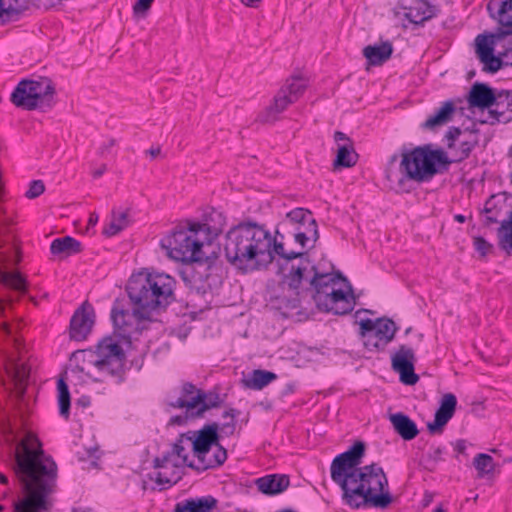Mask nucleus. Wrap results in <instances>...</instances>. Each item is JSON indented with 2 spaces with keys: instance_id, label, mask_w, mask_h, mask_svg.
Instances as JSON below:
<instances>
[{
  "instance_id": "obj_1",
  "label": "nucleus",
  "mask_w": 512,
  "mask_h": 512,
  "mask_svg": "<svg viewBox=\"0 0 512 512\" xmlns=\"http://www.w3.org/2000/svg\"><path fill=\"white\" fill-rule=\"evenodd\" d=\"M156 278L147 269L132 274L126 285L131 309L124 299L113 302L110 313L113 334L98 343L91 360L101 374L121 380L126 360L123 345L130 346L134 337L157 322L160 286Z\"/></svg>"
},
{
  "instance_id": "obj_2",
  "label": "nucleus",
  "mask_w": 512,
  "mask_h": 512,
  "mask_svg": "<svg viewBox=\"0 0 512 512\" xmlns=\"http://www.w3.org/2000/svg\"><path fill=\"white\" fill-rule=\"evenodd\" d=\"M223 224L211 225L207 220L186 219L166 235L162 248L167 256L187 265L180 274L184 282L198 290L213 289L220 282L215 252L208 249L222 233Z\"/></svg>"
},
{
  "instance_id": "obj_3",
  "label": "nucleus",
  "mask_w": 512,
  "mask_h": 512,
  "mask_svg": "<svg viewBox=\"0 0 512 512\" xmlns=\"http://www.w3.org/2000/svg\"><path fill=\"white\" fill-rule=\"evenodd\" d=\"M364 453L365 444L357 441L337 455L330 466L331 479L341 488L342 501L350 508H386L392 502L387 476L376 463L360 466Z\"/></svg>"
},
{
  "instance_id": "obj_4",
  "label": "nucleus",
  "mask_w": 512,
  "mask_h": 512,
  "mask_svg": "<svg viewBox=\"0 0 512 512\" xmlns=\"http://www.w3.org/2000/svg\"><path fill=\"white\" fill-rule=\"evenodd\" d=\"M15 474L26 497L15 505L14 512H41L48 510V496L53 492L57 467L45 455L36 436L28 434L15 453Z\"/></svg>"
},
{
  "instance_id": "obj_5",
  "label": "nucleus",
  "mask_w": 512,
  "mask_h": 512,
  "mask_svg": "<svg viewBox=\"0 0 512 512\" xmlns=\"http://www.w3.org/2000/svg\"><path fill=\"white\" fill-rule=\"evenodd\" d=\"M270 233L253 222L231 228L224 242L227 260L239 269H260L271 263Z\"/></svg>"
},
{
  "instance_id": "obj_6",
  "label": "nucleus",
  "mask_w": 512,
  "mask_h": 512,
  "mask_svg": "<svg viewBox=\"0 0 512 512\" xmlns=\"http://www.w3.org/2000/svg\"><path fill=\"white\" fill-rule=\"evenodd\" d=\"M308 285L310 297L319 310L346 315L354 309L352 286L340 272L320 273L315 268Z\"/></svg>"
},
{
  "instance_id": "obj_7",
  "label": "nucleus",
  "mask_w": 512,
  "mask_h": 512,
  "mask_svg": "<svg viewBox=\"0 0 512 512\" xmlns=\"http://www.w3.org/2000/svg\"><path fill=\"white\" fill-rule=\"evenodd\" d=\"M451 163V159L444 150L435 149L431 144L417 146L402 153L399 164L402 177L398 182L399 184L404 180L417 183L429 182L436 174L447 170Z\"/></svg>"
},
{
  "instance_id": "obj_8",
  "label": "nucleus",
  "mask_w": 512,
  "mask_h": 512,
  "mask_svg": "<svg viewBox=\"0 0 512 512\" xmlns=\"http://www.w3.org/2000/svg\"><path fill=\"white\" fill-rule=\"evenodd\" d=\"M288 273L284 274L280 287L290 297L288 300L290 308H297L301 301L310 296L309 279L315 271V266L308 258H301L297 263H291Z\"/></svg>"
},
{
  "instance_id": "obj_9",
  "label": "nucleus",
  "mask_w": 512,
  "mask_h": 512,
  "mask_svg": "<svg viewBox=\"0 0 512 512\" xmlns=\"http://www.w3.org/2000/svg\"><path fill=\"white\" fill-rule=\"evenodd\" d=\"M283 233L291 235L302 248H305L309 241L315 243L319 238L316 220L312 213L304 208H296L286 214L276 229V234L280 238L284 237Z\"/></svg>"
},
{
  "instance_id": "obj_10",
  "label": "nucleus",
  "mask_w": 512,
  "mask_h": 512,
  "mask_svg": "<svg viewBox=\"0 0 512 512\" xmlns=\"http://www.w3.org/2000/svg\"><path fill=\"white\" fill-rule=\"evenodd\" d=\"M55 93L51 80H22L11 94V102L27 110H34L43 105L51 106L50 100Z\"/></svg>"
},
{
  "instance_id": "obj_11",
  "label": "nucleus",
  "mask_w": 512,
  "mask_h": 512,
  "mask_svg": "<svg viewBox=\"0 0 512 512\" xmlns=\"http://www.w3.org/2000/svg\"><path fill=\"white\" fill-rule=\"evenodd\" d=\"M307 80L300 76H292L274 96L273 102L261 114L262 122H274L290 104L296 102L307 87Z\"/></svg>"
},
{
  "instance_id": "obj_12",
  "label": "nucleus",
  "mask_w": 512,
  "mask_h": 512,
  "mask_svg": "<svg viewBox=\"0 0 512 512\" xmlns=\"http://www.w3.org/2000/svg\"><path fill=\"white\" fill-rule=\"evenodd\" d=\"M363 343L368 351H383L397 331L395 323L390 319L381 318L376 321L362 320L360 323Z\"/></svg>"
},
{
  "instance_id": "obj_13",
  "label": "nucleus",
  "mask_w": 512,
  "mask_h": 512,
  "mask_svg": "<svg viewBox=\"0 0 512 512\" xmlns=\"http://www.w3.org/2000/svg\"><path fill=\"white\" fill-rule=\"evenodd\" d=\"M222 399L217 392L199 391L191 399L178 398L169 403L173 408H185L192 417H202L203 414L212 409L221 406Z\"/></svg>"
},
{
  "instance_id": "obj_14",
  "label": "nucleus",
  "mask_w": 512,
  "mask_h": 512,
  "mask_svg": "<svg viewBox=\"0 0 512 512\" xmlns=\"http://www.w3.org/2000/svg\"><path fill=\"white\" fill-rule=\"evenodd\" d=\"M187 434L191 440L193 459L198 457L203 459L208 450L218 444L219 424L216 422L206 424L199 430L188 431Z\"/></svg>"
},
{
  "instance_id": "obj_15",
  "label": "nucleus",
  "mask_w": 512,
  "mask_h": 512,
  "mask_svg": "<svg viewBox=\"0 0 512 512\" xmlns=\"http://www.w3.org/2000/svg\"><path fill=\"white\" fill-rule=\"evenodd\" d=\"M403 16L416 26L437 16L439 9L427 0H403L400 4Z\"/></svg>"
},
{
  "instance_id": "obj_16",
  "label": "nucleus",
  "mask_w": 512,
  "mask_h": 512,
  "mask_svg": "<svg viewBox=\"0 0 512 512\" xmlns=\"http://www.w3.org/2000/svg\"><path fill=\"white\" fill-rule=\"evenodd\" d=\"M95 322L92 305L84 302L73 314L70 320V338L76 341L86 339Z\"/></svg>"
},
{
  "instance_id": "obj_17",
  "label": "nucleus",
  "mask_w": 512,
  "mask_h": 512,
  "mask_svg": "<svg viewBox=\"0 0 512 512\" xmlns=\"http://www.w3.org/2000/svg\"><path fill=\"white\" fill-rule=\"evenodd\" d=\"M414 352L411 348L402 345L392 356V367L399 373L400 381L406 385H414L419 377L414 372Z\"/></svg>"
},
{
  "instance_id": "obj_18",
  "label": "nucleus",
  "mask_w": 512,
  "mask_h": 512,
  "mask_svg": "<svg viewBox=\"0 0 512 512\" xmlns=\"http://www.w3.org/2000/svg\"><path fill=\"white\" fill-rule=\"evenodd\" d=\"M488 114L489 116L484 122L491 125L512 121V92L502 90L495 94V101Z\"/></svg>"
},
{
  "instance_id": "obj_19",
  "label": "nucleus",
  "mask_w": 512,
  "mask_h": 512,
  "mask_svg": "<svg viewBox=\"0 0 512 512\" xmlns=\"http://www.w3.org/2000/svg\"><path fill=\"white\" fill-rule=\"evenodd\" d=\"M457 406V398L452 393L443 395L440 406L435 413L433 422L427 424V429L431 434H440L443 432L444 426L453 417Z\"/></svg>"
},
{
  "instance_id": "obj_20",
  "label": "nucleus",
  "mask_w": 512,
  "mask_h": 512,
  "mask_svg": "<svg viewBox=\"0 0 512 512\" xmlns=\"http://www.w3.org/2000/svg\"><path fill=\"white\" fill-rule=\"evenodd\" d=\"M190 451H192L191 440L187 433H183L173 444L171 454L162 457V469L167 468L172 457L174 458L172 465H186L189 467V463L193 461V459H190Z\"/></svg>"
},
{
  "instance_id": "obj_21",
  "label": "nucleus",
  "mask_w": 512,
  "mask_h": 512,
  "mask_svg": "<svg viewBox=\"0 0 512 512\" xmlns=\"http://www.w3.org/2000/svg\"><path fill=\"white\" fill-rule=\"evenodd\" d=\"M487 9L492 17L497 15L499 24L505 27L501 34H512V0H491L487 5Z\"/></svg>"
},
{
  "instance_id": "obj_22",
  "label": "nucleus",
  "mask_w": 512,
  "mask_h": 512,
  "mask_svg": "<svg viewBox=\"0 0 512 512\" xmlns=\"http://www.w3.org/2000/svg\"><path fill=\"white\" fill-rule=\"evenodd\" d=\"M257 489L266 495H277L290 485V479L285 474H270L255 480Z\"/></svg>"
},
{
  "instance_id": "obj_23",
  "label": "nucleus",
  "mask_w": 512,
  "mask_h": 512,
  "mask_svg": "<svg viewBox=\"0 0 512 512\" xmlns=\"http://www.w3.org/2000/svg\"><path fill=\"white\" fill-rule=\"evenodd\" d=\"M227 459V451L221 445L217 444L211 450H208L205 458L198 457L189 463V467L198 471H205L221 466Z\"/></svg>"
},
{
  "instance_id": "obj_24",
  "label": "nucleus",
  "mask_w": 512,
  "mask_h": 512,
  "mask_svg": "<svg viewBox=\"0 0 512 512\" xmlns=\"http://www.w3.org/2000/svg\"><path fill=\"white\" fill-rule=\"evenodd\" d=\"M455 113V105L452 101H445L435 111L434 114L430 115L426 121L421 124L423 130L435 131L438 128L449 123Z\"/></svg>"
},
{
  "instance_id": "obj_25",
  "label": "nucleus",
  "mask_w": 512,
  "mask_h": 512,
  "mask_svg": "<svg viewBox=\"0 0 512 512\" xmlns=\"http://www.w3.org/2000/svg\"><path fill=\"white\" fill-rule=\"evenodd\" d=\"M495 101V93L493 89L483 83H475L468 96L470 107L488 108L490 109Z\"/></svg>"
},
{
  "instance_id": "obj_26",
  "label": "nucleus",
  "mask_w": 512,
  "mask_h": 512,
  "mask_svg": "<svg viewBox=\"0 0 512 512\" xmlns=\"http://www.w3.org/2000/svg\"><path fill=\"white\" fill-rule=\"evenodd\" d=\"M389 419L394 430L402 437V439L409 441L419 434L416 423L404 413L399 412L391 414Z\"/></svg>"
},
{
  "instance_id": "obj_27",
  "label": "nucleus",
  "mask_w": 512,
  "mask_h": 512,
  "mask_svg": "<svg viewBox=\"0 0 512 512\" xmlns=\"http://www.w3.org/2000/svg\"><path fill=\"white\" fill-rule=\"evenodd\" d=\"M217 500L212 496L201 497L197 499H187L178 502L174 507V512H209L216 507Z\"/></svg>"
},
{
  "instance_id": "obj_28",
  "label": "nucleus",
  "mask_w": 512,
  "mask_h": 512,
  "mask_svg": "<svg viewBox=\"0 0 512 512\" xmlns=\"http://www.w3.org/2000/svg\"><path fill=\"white\" fill-rule=\"evenodd\" d=\"M81 243L71 236L56 238L50 245V251L53 255L68 257L81 252Z\"/></svg>"
},
{
  "instance_id": "obj_29",
  "label": "nucleus",
  "mask_w": 512,
  "mask_h": 512,
  "mask_svg": "<svg viewBox=\"0 0 512 512\" xmlns=\"http://www.w3.org/2000/svg\"><path fill=\"white\" fill-rule=\"evenodd\" d=\"M393 52L390 42H384L380 45L367 46L363 50V54L371 65H381L387 61Z\"/></svg>"
},
{
  "instance_id": "obj_30",
  "label": "nucleus",
  "mask_w": 512,
  "mask_h": 512,
  "mask_svg": "<svg viewBox=\"0 0 512 512\" xmlns=\"http://www.w3.org/2000/svg\"><path fill=\"white\" fill-rule=\"evenodd\" d=\"M6 371L8 375L15 381V385L21 390V393H23L24 383L29 376L28 366L21 362L20 359L10 357L6 363Z\"/></svg>"
},
{
  "instance_id": "obj_31",
  "label": "nucleus",
  "mask_w": 512,
  "mask_h": 512,
  "mask_svg": "<svg viewBox=\"0 0 512 512\" xmlns=\"http://www.w3.org/2000/svg\"><path fill=\"white\" fill-rule=\"evenodd\" d=\"M277 235L275 238H273L270 235V256H271V262L274 260L275 255H278L279 257L283 258L287 261V265H290L291 263H294V260H301V258H308L306 252H294V251H286L284 248V245L282 242L277 241Z\"/></svg>"
},
{
  "instance_id": "obj_32",
  "label": "nucleus",
  "mask_w": 512,
  "mask_h": 512,
  "mask_svg": "<svg viewBox=\"0 0 512 512\" xmlns=\"http://www.w3.org/2000/svg\"><path fill=\"white\" fill-rule=\"evenodd\" d=\"M276 378L277 376L273 372L257 369L254 370L248 378L242 381L246 388L260 390Z\"/></svg>"
},
{
  "instance_id": "obj_33",
  "label": "nucleus",
  "mask_w": 512,
  "mask_h": 512,
  "mask_svg": "<svg viewBox=\"0 0 512 512\" xmlns=\"http://www.w3.org/2000/svg\"><path fill=\"white\" fill-rule=\"evenodd\" d=\"M358 160V154L355 152L353 143H344L339 145L334 166L350 168L353 167Z\"/></svg>"
},
{
  "instance_id": "obj_34",
  "label": "nucleus",
  "mask_w": 512,
  "mask_h": 512,
  "mask_svg": "<svg viewBox=\"0 0 512 512\" xmlns=\"http://www.w3.org/2000/svg\"><path fill=\"white\" fill-rule=\"evenodd\" d=\"M499 247L507 253L512 252V210L508 218L501 221L497 230Z\"/></svg>"
},
{
  "instance_id": "obj_35",
  "label": "nucleus",
  "mask_w": 512,
  "mask_h": 512,
  "mask_svg": "<svg viewBox=\"0 0 512 512\" xmlns=\"http://www.w3.org/2000/svg\"><path fill=\"white\" fill-rule=\"evenodd\" d=\"M59 413L66 420L70 415V392L63 379L57 382Z\"/></svg>"
},
{
  "instance_id": "obj_36",
  "label": "nucleus",
  "mask_w": 512,
  "mask_h": 512,
  "mask_svg": "<svg viewBox=\"0 0 512 512\" xmlns=\"http://www.w3.org/2000/svg\"><path fill=\"white\" fill-rule=\"evenodd\" d=\"M128 226V217L126 212H114L107 227L104 228V234L108 237L114 236Z\"/></svg>"
},
{
  "instance_id": "obj_37",
  "label": "nucleus",
  "mask_w": 512,
  "mask_h": 512,
  "mask_svg": "<svg viewBox=\"0 0 512 512\" xmlns=\"http://www.w3.org/2000/svg\"><path fill=\"white\" fill-rule=\"evenodd\" d=\"M473 465L477 470L479 478H482L492 473L495 468L493 458L486 453L477 454L474 458Z\"/></svg>"
},
{
  "instance_id": "obj_38",
  "label": "nucleus",
  "mask_w": 512,
  "mask_h": 512,
  "mask_svg": "<svg viewBox=\"0 0 512 512\" xmlns=\"http://www.w3.org/2000/svg\"><path fill=\"white\" fill-rule=\"evenodd\" d=\"M0 277H1V282L5 286H7L15 291H18L19 293H22V294L26 292V281L21 276V274L3 272V273H1Z\"/></svg>"
},
{
  "instance_id": "obj_39",
  "label": "nucleus",
  "mask_w": 512,
  "mask_h": 512,
  "mask_svg": "<svg viewBox=\"0 0 512 512\" xmlns=\"http://www.w3.org/2000/svg\"><path fill=\"white\" fill-rule=\"evenodd\" d=\"M20 13L19 0H0V18L4 21L13 20Z\"/></svg>"
},
{
  "instance_id": "obj_40",
  "label": "nucleus",
  "mask_w": 512,
  "mask_h": 512,
  "mask_svg": "<svg viewBox=\"0 0 512 512\" xmlns=\"http://www.w3.org/2000/svg\"><path fill=\"white\" fill-rule=\"evenodd\" d=\"M493 35L486 36L483 34H480L475 39L476 44V53L479 58V60L486 58L489 54L493 53L494 48V40Z\"/></svg>"
},
{
  "instance_id": "obj_41",
  "label": "nucleus",
  "mask_w": 512,
  "mask_h": 512,
  "mask_svg": "<svg viewBox=\"0 0 512 512\" xmlns=\"http://www.w3.org/2000/svg\"><path fill=\"white\" fill-rule=\"evenodd\" d=\"M494 196H492L484 206L483 212L485 213L484 217V225L490 226L491 224L498 223L499 217L501 216V208H497L493 201Z\"/></svg>"
},
{
  "instance_id": "obj_42",
  "label": "nucleus",
  "mask_w": 512,
  "mask_h": 512,
  "mask_svg": "<svg viewBox=\"0 0 512 512\" xmlns=\"http://www.w3.org/2000/svg\"><path fill=\"white\" fill-rule=\"evenodd\" d=\"M239 412L235 409H229L223 413L224 418H230V420L222 425H219V432L225 436H231L236 428V416Z\"/></svg>"
},
{
  "instance_id": "obj_43",
  "label": "nucleus",
  "mask_w": 512,
  "mask_h": 512,
  "mask_svg": "<svg viewBox=\"0 0 512 512\" xmlns=\"http://www.w3.org/2000/svg\"><path fill=\"white\" fill-rule=\"evenodd\" d=\"M176 281L174 278L167 274L162 273V298L166 300V303H170L175 299L174 288Z\"/></svg>"
},
{
  "instance_id": "obj_44",
  "label": "nucleus",
  "mask_w": 512,
  "mask_h": 512,
  "mask_svg": "<svg viewBox=\"0 0 512 512\" xmlns=\"http://www.w3.org/2000/svg\"><path fill=\"white\" fill-rule=\"evenodd\" d=\"M484 67L483 71L488 73H496L503 68L500 54L495 56L493 53L489 54L486 58L480 60Z\"/></svg>"
},
{
  "instance_id": "obj_45",
  "label": "nucleus",
  "mask_w": 512,
  "mask_h": 512,
  "mask_svg": "<svg viewBox=\"0 0 512 512\" xmlns=\"http://www.w3.org/2000/svg\"><path fill=\"white\" fill-rule=\"evenodd\" d=\"M477 144V141H463L460 143L459 148L457 150V156L455 159L451 160L452 162H460L469 157L471 151Z\"/></svg>"
},
{
  "instance_id": "obj_46",
  "label": "nucleus",
  "mask_w": 512,
  "mask_h": 512,
  "mask_svg": "<svg viewBox=\"0 0 512 512\" xmlns=\"http://www.w3.org/2000/svg\"><path fill=\"white\" fill-rule=\"evenodd\" d=\"M154 0H137L133 6L134 16L137 18L146 17Z\"/></svg>"
},
{
  "instance_id": "obj_47",
  "label": "nucleus",
  "mask_w": 512,
  "mask_h": 512,
  "mask_svg": "<svg viewBox=\"0 0 512 512\" xmlns=\"http://www.w3.org/2000/svg\"><path fill=\"white\" fill-rule=\"evenodd\" d=\"M45 191V186L42 180H34L30 183L25 196L29 199H34L40 196Z\"/></svg>"
},
{
  "instance_id": "obj_48",
  "label": "nucleus",
  "mask_w": 512,
  "mask_h": 512,
  "mask_svg": "<svg viewBox=\"0 0 512 512\" xmlns=\"http://www.w3.org/2000/svg\"><path fill=\"white\" fill-rule=\"evenodd\" d=\"M475 249L481 256H486L492 249V245L487 242L483 237H475L473 240Z\"/></svg>"
},
{
  "instance_id": "obj_49",
  "label": "nucleus",
  "mask_w": 512,
  "mask_h": 512,
  "mask_svg": "<svg viewBox=\"0 0 512 512\" xmlns=\"http://www.w3.org/2000/svg\"><path fill=\"white\" fill-rule=\"evenodd\" d=\"M202 391L201 389L196 388V386L190 382H185L182 385L181 389V397L183 399H191L197 392Z\"/></svg>"
},
{
  "instance_id": "obj_50",
  "label": "nucleus",
  "mask_w": 512,
  "mask_h": 512,
  "mask_svg": "<svg viewBox=\"0 0 512 512\" xmlns=\"http://www.w3.org/2000/svg\"><path fill=\"white\" fill-rule=\"evenodd\" d=\"M160 486V472H156L155 476H150L148 479L143 480V489L145 491H155Z\"/></svg>"
},
{
  "instance_id": "obj_51",
  "label": "nucleus",
  "mask_w": 512,
  "mask_h": 512,
  "mask_svg": "<svg viewBox=\"0 0 512 512\" xmlns=\"http://www.w3.org/2000/svg\"><path fill=\"white\" fill-rule=\"evenodd\" d=\"M461 130L457 127H450L446 132V139L448 140L447 147L453 149L455 147V140L460 136Z\"/></svg>"
},
{
  "instance_id": "obj_52",
  "label": "nucleus",
  "mask_w": 512,
  "mask_h": 512,
  "mask_svg": "<svg viewBox=\"0 0 512 512\" xmlns=\"http://www.w3.org/2000/svg\"><path fill=\"white\" fill-rule=\"evenodd\" d=\"M444 453V448L438 446V447H432L431 452L429 453L428 457L431 461L434 463H437L439 461H442V454Z\"/></svg>"
},
{
  "instance_id": "obj_53",
  "label": "nucleus",
  "mask_w": 512,
  "mask_h": 512,
  "mask_svg": "<svg viewBox=\"0 0 512 512\" xmlns=\"http://www.w3.org/2000/svg\"><path fill=\"white\" fill-rule=\"evenodd\" d=\"M115 144H116V141L114 139H108L99 148V154L101 156H106V155L110 154L111 150L115 146Z\"/></svg>"
},
{
  "instance_id": "obj_54",
  "label": "nucleus",
  "mask_w": 512,
  "mask_h": 512,
  "mask_svg": "<svg viewBox=\"0 0 512 512\" xmlns=\"http://www.w3.org/2000/svg\"><path fill=\"white\" fill-rule=\"evenodd\" d=\"M503 67L512 66V48L506 49L500 53Z\"/></svg>"
},
{
  "instance_id": "obj_55",
  "label": "nucleus",
  "mask_w": 512,
  "mask_h": 512,
  "mask_svg": "<svg viewBox=\"0 0 512 512\" xmlns=\"http://www.w3.org/2000/svg\"><path fill=\"white\" fill-rule=\"evenodd\" d=\"M466 448H467V446H466L465 440H462V439L457 440L454 444V449L459 454H464L466 451Z\"/></svg>"
},
{
  "instance_id": "obj_56",
  "label": "nucleus",
  "mask_w": 512,
  "mask_h": 512,
  "mask_svg": "<svg viewBox=\"0 0 512 512\" xmlns=\"http://www.w3.org/2000/svg\"><path fill=\"white\" fill-rule=\"evenodd\" d=\"M187 417L186 416H173L168 425H182L186 422Z\"/></svg>"
},
{
  "instance_id": "obj_57",
  "label": "nucleus",
  "mask_w": 512,
  "mask_h": 512,
  "mask_svg": "<svg viewBox=\"0 0 512 512\" xmlns=\"http://www.w3.org/2000/svg\"><path fill=\"white\" fill-rule=\"evenodd\" d=\"M334 140L336 142L344 141L345 143H352L350 138L346 136L343 132L336 131L334 134Z\"/></svg>"
},
{
  "instance_id": "obj_58",
  "label": "nucleus",
  "mask_w": 512,
  "mask_h": 512,
  "mask_svg": "<svg viewBox=\"0 0 512 512\" xmlns=\"http://www.w3.org/2000/svg\"><path fill=\"white\" fill-rule=\"evenodd\" d=\"M242 4L247 7L256 8L260 4L261 0H240Z\"/></svg>"
},
{
  "instance_id": "obj_59",
  "label": "nucleus",
  "mask_w": 512,
  "mask_h": 512,
  "mask_svg": "<svg viewBox=\"0 0 512 512\" xmlns=\"http://www.w3.org/2000/svg\"><path fill=\"white\" fill-rule=\"evenodd\" d=\"M106 170H107V167L105 164H103L98 169L94 170L92 172V175H93V177L98 178V177L102 176Z\"/></svg>"
},
{
  "instance_id": "obj_60",
  "label": "nucleus",
  "mask_w": 512,
  "mask_h": 512,
  "mask_svg": "<svg viewBox=\"0 0 512 512\" xmlns=\"http://www.w3.org/2000/svg\"><path fill=\"white\" fill-rule=\"evenodd\" d=\"M97 221H98V215L96 213L90 214L89 224L95 225L97 223Z\"/></svg>"
},
{
  "instance_id": "obj_61",
  "label": "nucleus",
  "mask_w": 512,
  "mask_h": 512,
  "mask_svg": "<svg viewBox=\"0 0 512 512\" xmlns=\"http://www.w3.org/2000/svg\"><path fill=\"white\" fill-rule=\"evenodd\" d=\"M454 220L458 223H464L466 221V217L462 214H457L454 216Z\"/></svg>"
},
{
  "instance_id": "obj_62",
  "label": "nucleus",
  "mask_w": 512,
  "mask_h": 512,
  "mask_svg": "<svg viewBox=\"0 0 512 512\" xmlns=\"http://www.w3.org/2000/svg\"><path fill=\"white\" fill-rule=\"evenodd\" d=\"M148 153L152 156V157H156L157 155L160 154V148H151L148 150Z\"/></svg>"
},
{
  "instance_id": "obj_63",
  "label": "nucleus",
  "mask_w": 512,
  "mask_h": 512,
  "mask_svg": "<svg viewBox=\"0 0 512 512\" xmlns=\"http://www.w3.org/2000/svg\"><path fill=\"white\" fill-rule=\"evenodd\" d=\"M77 404H81L82 406H88L90 404V401L86 397H82L78 400Z\"/></svg>"
},
{
  "instance_id": "obj_64",
  "label": "nucleus",
  "mask_w": 512,
  "mask_h": 512,
  "mask_svg": "<svg viewBox=\"0 0 512 512\" xmlns=\"http://www.w3.org/2000/svg\"><path fill=\"white\" fill-rule=\"evenodd\" d=\"M0 482L3 484L8 483V478L4 474H1V473H0Z\"/></svg>"
}]
</instances>
